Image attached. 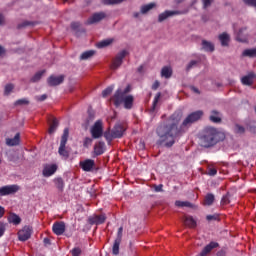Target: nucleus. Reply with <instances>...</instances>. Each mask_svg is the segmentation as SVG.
Masks as SVG:
<instances>
[{"label": "nucleus", "instance_id": "38", "mask_svg": "<svg viewBox=\"0 0 256 256\" xmlns=\"http://www.w3.org/2000/svg\"><path fill=\"white\" fill-rule=\"evenodd\" d=\"M58 127L59 121L56 118H54L49 128V134H54Z\"/></svg>", "mask_w": 256, "mask_h": 256}, {"label": "nucleus", "instance_id": "55", "mask_svg": "<svg viewBox=\"0 0 256 256\" xmlns=\"http://www.w3.org/2000/svg\"><path fill=\"white\" fill-rule=\"evenodd\" d=\"M214 0H202L203 3V9H208V7H211Z\"/></svg>", "mask_w": 256, "mask_h": 256}, {"label": "nucleus", "instance_id": "28", "mask_svg": "<svg viewBox=\"0 0 256 256\" xmlns=\"http://www.w3.org/2000/svg\"><path fill=\"white\" fill-rule=\"evenodd\" d=\"M8 221L10 224L17 226L21 224V217L16 213H11L10 216L8 217Z\"/></svg>", "mask_w": 256, "mask_h": 256}, {"label": "nucleus", "instance_id": "7", "mask_svg": "<svg viewBox=\"0 0 256 256\" xmlns=\"http://www.w3.org/2000/svg\"><path fill=\"white\" fill-rule=\"evenodd\" d=\"M107 220L106 214H92L88 217V224L90 226H100L103 225Z\"/></svg>", "mask_w": 256, "mask_h": 256}, {"label": "nucleus", "instance_id": "8", "mask_svg": "<svg viewBox=\"0 0 256 256\" xmlns=\"http://www.w3.org/2000/svg\"><path fill=\"white\" fill-rule=\"evenodd\" d=\"M90 134H92V139H100L103 136V122L102 120H97L94 126L90 129Z\"/></svg>", "mask_w": 256, "mask_h": 256}, {"label": "nucleus", "instance_id": "15", "mask_svg": "<svg viewBox=\"0 0 256 256\" xmlns=\"http://www.w3.org/2000/svg\"><path fill=\"white\" fill-rule=\"evenodd\" d=\"M219 243L215 242V241H211L209 242L206 246H204V248L202 249V251L199 253V256H207L208 254H210L214 249L218 248Z\"/></svg>", "mask_w": 256, "mask_h": 256}, {"label": "nucleus", "instance_id": "42", "mask_svg": "<svg viewBox=\"0 0 256 256\" xmlns=\"http://www.w3.org/2000/svg\"><path fill=\"white\" fill-rule=\"evenodd\" d=\"M113 89H114V88H113L112 86H110V87L104 89V91H102V97L107 98L109 95L112 94Z\"/></svg>", "mask_w": 256, "mask_h": 256}, {"label": "nucleus", "instance_id": "24", "mask_svg": "<svg viewBox=\"0 0 256 256\" xmlns=\"http://www.w3.org/2000/svg\"><path fill=\"white\" fill-rule=\"evenodd\" d=\"M201 45H202V49H204L205 52L213 53L215 51L214 44L207 40H202Z\"/></svg>", "mask_w": 256, "mask_h": 256}, {"label": "nucleus", "instance_id": "63", "mask_svg": "<svg viewBox=\"0 0 256 256\" xmlns=\"http://www.w3.org/2000/svg\"><path fill=\"white\" fill-rule=\"evenodd\" d=\"M4 214H5V208L0 206V219L3 218Z\"/></svg>", "mask_w": 256, "mask_h": 256}, {"label": "nucleus", "instance_id": "29", "mask_svg": "<svg viewBox=\"0 0 256 256\" xmlns=\"http://www.w3.org/2000/svg\"><path fill=\"white\" fill-rule=\"evenodd\" d=\"M172 75H173V71H172L171 67L164 66L161 69V77L162 78L170 79L172 77Z\"/></svg>", "mask_w": 256, "mask_h": 256}, {"label": "nucleus", "instance_id": "40", "mask_svg": "<svg viewBox=\"0 0 256 256\" xmlns=\"http://www.w3.org/2000/svg\"><path fill=\"white\" fill-rule=\"evenodd\" d=\"M125 0H104V5H119L123 3Z\"/></svg>", "mask_w": 256, "mask_h": 256}, {"label": "nucleus", "instance_id": "60", "mask_svg": "<svg viewBox=\"0 0 256 256\" xmlns=\"http://www.w3.org/2000/svg\"><path fill=\"white\" fill-rule=\"evenodd\" d=\"M216 256H227V251L225 249H220L216 252Z\"/></svg>", "mask_w": 256, "mask_h": 256}, {"label": "nucleus", "instance_id": "6", "mask_svg": "<svg viewBox=\"0 0 256 256\" xmlns=\"http://www.w3.org/2000/svg\"><path fill=\"white\" fill-rule=\"evenodd\" d=\"M68 138H69V128H64L63 136L61 138V143L59 147V154L61 157H63L66 160L69 158V151L66 150V144L68 142Z\"/></svg>", "mask_w": 256, "mask_h": 256}, {"label": "nucleus", "instance_id": "11", "mask_svg": "<svg viewBox=\"0 0 256 256\" xmlns=\"http://www.w3.org/2000/svg\"><path fill=\"white\" fill-rule=\"evenodd\" d=\"M19 190L18 185H6L0 188V198L17 193Z\"/></svg>", "mask_w": 256, "mask_h": 256}, {"label": "nucleus", "instance_id": "14", "mask_svg": "<svg viewBox=\"0 0 256 256\" xmlns=\"http://www.w3.org/2000/svg\"><path fill=\"white\" fill-rule=\"evenodd\" d=\"M65 77L64 75H60V76H55V75H51L48 78V85L49 87H57L60 86L61 84L64 83Z\"/></svg>", "mask_w": 256, "mask_h": 256}, {"label": "nucleus", "instance_id": "25", "mask_svg": "<svg viewBox=\"0 0 256 256\" xmlns=\"http://www.w3.org/2000/svg\"><path fill=\"white\" fill-rule=\"evenodd\" d=\"M56 188L59 190V192H64V189H65V181L62 177H56L54 178L53 180Z\"/></svg>", "mask_w": 256, "mask_h": 256}, {"label": "nucleus", "instance_id": "27", "mask_svg": "<svg viewBox=\"0 0 256 256\" xmlns=\"http://www.w3.org/2000/svg\"><path fill=\"white\" fill-rule=\"evenodd\" d=\"M185 226L194 229L197 227V221L193 218V216H185L184 218Z\"/></svg>", "mask_w": 256, "mask_h": 256}, {"label": "nucleus", "instance_id": "23", "mask_svg": "<svg viewBox=\"0 0 256 256\" xmlns=\"http://www.w3.org/2000/svg\"><path fill=\"white\" fill-rule=\"evenodd\" d=\"M218 39L222 47H228L230 43V36L228 33L223 32L222 34H219Z\"/></svg>", "mask_w": 256, "mask_h": 256}, {"label": "nucleus", "instance_id": "9", "mask_svg": "<svg viewBox=\"0 0 256 256\" xmlns=\"http://www.w3.org/2000/svg\"><path fill=\"white\" fill-rule=\"evenodd\" d=\"M129 54L127 50H122L118 55H116V58H114V61H112V70H117L120 68L123 64V60L125 57Z\"/></svg>", "mask_w": 256, "mask_h": 256}, {"label": "nucleus", "instance_id": "53", "mask_svg": "<svg viewBox=\"0 0 256 256\" xmlns=\"http://www.w3.org/2000/svg\"><path fill=\"white\" fill-rule=\"evenodd\" d=\"M82 254V250L80 247H74L72 249V256H80Z\"/></svg>", "mask_w": 256, "mask_h": 256}, {"label": "nucleus", "instance_id": "37", "mask_svg": "<svg viewBox=\"0 0 256 256\" xmlns=\"http://www.w3.org/2000/svg\"><path fill=\"white\" fill-rule=\"evenodd\" d=\"M161 92L156 93V95L154 96L153 102H152V107H151V111L154 112L156 110V107L161 99Z\"/></svg>", "mask_w": 256, "mask_h": 256}, {"label": "nucleus", "instance_id": "34", "mask_svg": "<svg viewBox=\"0 0 256 256\" xmlns=\"http://www.w3.org/2000/svg\"><path fill=\"white\" fill-rule=\"evenodd\" d=\"M113 43V39H106V40H102L100 42H98L96 44V47H98V49H104V47H109V45H111Z\"/></svg>", "mask_w": 256, "mask_h": 256}, {"label": "nucleus", "instance_id": "51", "mask_svg": "<svg viewBox=\"0 0 256 256\" xmlns=\"http://www.w3.org/2000/svg\"><path fill=\"white\" fill-rule=\"evenodd\" d=\"M14 85L13 84H7L5 87V95L8 96L13 91Z\"/></svg>", "mask_w": 256, "mask_h": 256}, {"label": "nucleus", "instance_id": "46", "mask_svg": "<svg viewBox=\"0 0 256 256\" xmlns=\"http://www.w3.org/2000/svg\"><path fill=\"white\" fill-rule=\"evenodd\" d=\"M198 65V61L196 60H191L188 65L186 66V71L189 72L191 69L196 67Z\"/></svg>", "mask_w": 256, "mask_h": 256}, {"label": "nucleus", "instance_id": "35", "mask_svg": "<svg viewBox=\"0 0 256 256\" xmlns=\"http://www.w3.org/2000/svg\"><path fill=\"white\" fill-rule=\"evenodd\" d=\"M121 241L114 240V245H112V255L118 256L120 254Z\"/></svg>", "mask_w": 256, "mask_h": 256}, {"label": "nucleus", "instance_id": "36", "mask_svg": "<svg viewBox=\"0 0 256 256\" xmlns=\"http://www.w3.org/2000/svg\"><path fill=\"white\" fill-rule=\"evenodd\" d=\"M94 55H95V51L94 50L86 51V52L82 53V55H80V60H82V61L89 60Z\"/></svg>", "mask_w": 256, "mask_h": 256}, {"label": "nucleus", "instance_id": "44", "mask_svg": "<svg viewBox=\"0 0 256 256\" xmlns=\"http://www.w3.org/2000/svg\"><path fill=\"white\" fill-rule=\"evenodd\" d=\"M29 105V100L26 98L19 99L15 102V106Z\"/></svg>", "mask_w": 256, "mask_h": 256}, {"label": "nucleus", "instance_id": "18", "mask_svg": "<svg viewBox=\"0 0 256 256\" xmlns=\"http://www.w3.org/2000/svg\"><path fill=\"white\" fill-rule=\"evenodd\" d=\"M106 14L104 12H98L94 13V15L90 18H88V21L86 22L87 25H93L94 23H99V21H102V19H105Z\"/></svg>", "mask_w": 256, "mask_h": 256}, {"label": "nucleus", "instance_id": "54", "mask_svg": "<svg viewBox=\"0 0 256 256\" xmlns=\"http://www.w3.org/2000/svg\"><path fill=\"white\" fill-rule=\"evenodd\" d=\"M243 3H245V5H248L249 7H254L256 9V0H243Z\"/></svg>", "mask_w": 256, "mask_h": 256}, {"label": "nucleus", "instance_id": "56", "mask_svg": "<svg viewBox=\"0 0 256 256\" xmlns=\"http://www.w3.org/2000/svg\"><path fill=\"white\" fill-rule=\"evenodd\" d=\"M70 27H72L73 31H78V29L81 27L80 22H72V24H70Z\"/></svg>", "mask_w": 256, "mask_h": 256}, {"label": "nucleus", "instance_id": "33", "mask_svg": "<svg viewBox=\"0 0 256 256\" xmlns=\"http://www.w3.org/2000/svg\"><path fill=\"white\" fill-rule=\"evenodd\" d=\"M175 206L179 207V208H183V207L193 208L194 207V205L191 202H189V201H180V200L175 201Z\"/></svg>", "mask_w": 256, "mask_h": 256}, {"label": "nucleus", "instance_id": "57", "mask_svg": "<svg viewBox=\"0 0 256 256\" xmlns=\"http://www.w3.org/2000/svg\"><path fill=\"white\" fill-rule=\"evenodd\" d=\"M160 87V82L158 80H155L154 83L151 86V90L157 91Z\"/></svg>", "mask_w": 256, "mask_h": 256}, {"label": "nucleus", "instance_id": "64", "mask_svg": "<svg viewBox=\"0 0 256 256\" xmlns=\"http://www.w3.org/2000/svg\"><path fill=\"white\" fill-rule=\"evenodd\" d=\"M191 91L195 94H198V95L200 94V90L196 87H191Z\"/></svg>", "mask_w": 256, "mask_h": 256}, {"label": "nucleus", "instance_id": "50", "mask_svg": "<svg viewBox=\"0 0 256 256\" xmlns=\"http://www.w3.org/2000/svg\"><path fill=\"white\" fill-rule=\"evenodd\" d=\"M30 25H35V23L30 21H25L18 25V29H24V27H29Z\"/></svg>", "mask_w": 256, "mask_h": 256}, {"label": "nucleus", "instance_id": "1", "mask_svg": "<svg viewBox=\"0 0 256 256\" xmlns=\"http://www.w3.org/2000/svg\"><path fill=\"white\" fill-rule=\"evenodd\" d=\"M204 115L202 110L190 113L181 123L182 112H174L168 119V123L159 125L156 134L159 137V144L171 148L175 144V139L182 136L194 123L198 122Z\"/></svg>", "mask_w": 256, "mask_h": 256}, {"label": "nucleus", "instance_id": "45", "mask_svg": "<svg viewBox=\"0 0 256 256\" xmlns=\"http://www.w3.org/2000/svg\"><path fill=\"white\" fill-rule=\"evenodd\" d=\"M116 92H121L122 96H127L131 92V86L130 85L126 86V89L124 90L121 88H118Z\"/></svg>", "mask_w": 256, "mask_h": 256}, {"label": "nucleus", "instance_id": "19", "mask_svg": "<svg viewBox=\"0 0 256 256\" xmlns=\"http://www.w3.org/2000/svg\"><path fill=\"white\" fill-rule=\"evenodd\" d=\"M58 170V166L56 164L46 165L43 170V176L49 178L53 176Z\"/></svg>", "mask_w": 256, "mask_h": 256}, {"label": "nucleus", "instance_id": "3", "mask_svg": "<svg viewBox=\"0 0 256 256\" xmlns=\"http://www.w3.org/2000/svg\"><path fill=\"white\" fill-rule=\"evenodd\" d=\"M226 138L223 132L218 131L215 127H205L200 136V146L205 149L215 147L218 143L224 141Z\"/></svg>", "mask_w": 256, "mask_h": 256}, {"label": "nucleus", "instance_id": "5", "mask_svg": "<svg viewBox=\"0 0 256 256\" xmlns=\"http://www.w3.org/2000/svg\"><path fill=\"white\" fill-rule=\"evenodd\" d=\"M189 13V8L185 10H165L163 13L158 15V23H163L169 17H174L175 15H187Z\"/></svg>", "mask_w": 256, "mask_h": 256}, {"label": "nucleus", "instance_id": "4", "mask_svg": "<svg viewBox=\"0 0 256 256\" xmlns=\"http://www.w3.org/2000/svg\"><path fill=\"white\" fill-rule=\"evenodd\" d=\"M112 103L116 108H119L122 104H124V109L131 110L134 105V96L128 95L124 96L121 91L114 92L113 97L111 98Z\"/></svg>", "mask_w": 256, "mask_h": 256}, {"label": "nucleus", "instance_id": "20", "mask_svg": "<svg viewBox=\"0 0 256 256\" xmlns=\"http://www.w3.org/2000/svg\"><path fill=\"white\" fill-rule=\"evenodd\" d=\"M256 78V74L249 73L241 78V83L244 86H252L254 84V79Z\"/></svg>", "mask_w": 256, "mask_h": 256}, {"label": "nucleus", "instance_id": "58", "mask_svg": "<svg viewBox=\"0 0 256 256\" xmlns=\"http://www.w3.org/2000/svg\"><path fill=\"white\" fill-rule=\"evenodd\" d=\"M154 191H155L156 193L163 192V184L154 185Z\"/></svg>", "mask_w": 256, "mask_h": 256}, {"label": "nucleus", "instance_id": "52", "mask_svg": "<svg viewBox=\"0 0 256 256\" xmlns=\"http://www.w3.org/2000/svg\"><path fill=\"white\" fill-rule=\"evenodd\" d=\"M235 131L237 134H244L245 133V128L239 124L235 125Z\"/></svg>", "mask_w": 256, "mask_h": 256}, {"label": "nucleus", "instance_id": "30", "mask_svg": "<svg viewBox=\"0 0 256 256\" xmlns=\"http://www.w3.org/2000/svg\"><path fill=\"white\" fill-rule=\"evenodd\" d=\"M242 57L256 58V48L245 49L242 52Z\"/></svg>", "mask_w": 256, "mask_h": 256}, {"label": "nucleus", "instance_id": "49", "mask_svg": "<svg viewBox=\"0 0 256 256\" xmlns=\"http://www.w3.org/2000/svg\"><path fill=\"white\" fill-rule=\"evenodd\" d=\"M93 143V139L90 137L84 138V148H89Z\"/></svg>", "mask_w": 256, "mask_h": 256}, {"label": "nucleus", "instance_id": "21", "mask_svg": "<svg viewBox=\"0 0 256 256\" xmlns=\"http://www.w3.org/2000/svg\"><path fill=\"white\" fill-rule=\"evenodd\" d=\"M105 153V142L100 141L94 145V155L96 157L101 156Z\"/></svg>", "mask_w": 256, "mask_h": 256}, {"label": "nucleus", "instance_id": "13", "mask_svg": "<svg viewBox=\"0 0 256 256\" xmlns=\"http://www.w3.org/2000/svg\"><path fill=\"white\" fill-rule=\"evenodd\" d=\"M52 230L55 235L62 236L65 233L66 230V224L64 221H56L53 224Z\"/></svg>", "mask_w": 256, "mask_h": 256}, {"label": "nucleus", "instance_id": "39", "mask_svg": "<svg viewBox=\"0 0 256 256\" xmlns=\"http://www.w3.org/2000/svg\"><path fill=\"white\" fill-rule=\"evenodd\" d=\"M46 73V70H42L37 72L34 77H32L31 82L32 83H37L41 80L42 76Z\"/></svg>", "mask_w": 256, "mask_h": 256}, {"label": "nucleus", "instance_id": "32", "mask_svg": "<svg viewBox=\"0 0 256 256\" xmlns=\"http://www.w3.org/2000/svg\"><path fill=\"white\" fill-rule=\"evenodd\" d=\"M215 202V196L212 193L206 194L204 198V205L206 206H211Z\"/></svg>", "mask_w": 256, "mask_h": 256}, {"label": "nucleus", "instance_id": "41", "mask_svg": "<svg viewBox=\"0 0 256 256\" xmlns=\"http://www.w3.org/2000/svg\"><path fill=\"white\" fill-rule=\"evenodd\" d=\"M122 239H123V226H120V228H118V233L116 234V239H114V241L122 242Z\"/></svg>", "mask_w": 256, "mask_h": 256}, {"label": "nucleus", "instance_id": "22", "mask_svg": "<svg viewBox=\"0 0 256 256\" xmlns=\"http://www.w3.org/2000/svg\"><path fill=\"white\" fill-rule=\"evenodd\" d=\"M209 120L214 124H220L222 122L220 112L217 110H212L209 116Z\"/></svg>", "mask_w": 256, "mask_h": 256}, {"label": "nucleus", "instance_id": "17", "mask_svg": "<svg viewBox=\"0 0 256 256\" xmlns=\"http://www.w3.org/2000/svg\"><path fill=\"white\" fill-rule=\"evenodd\" d=\"M95 167V160L93 159H86L80 162V168L84 170V172H91Z\"/></svg>", "mask_w": 256, "mask_h": 256}, {"label": "nucleus", "instance_id": "12", "mask_svg": "<svg viewBox=\"0 0 256 256\" xmlns=\"http://www.w3.org/2000/svg\"><path fill=\"white\" fill-rule=\"evenodd\" d=\"M126 128L122 123H116L114 128H112V137L114 139H121L125 134Z\"/></svg>", "mask_w": 256, "mask_h": 256}, {"label": "nucleus", "instance_id": "31", "mask_svg": "<svg viewBox=\"0 0 256 256\" xmlns=\"http://www.w3.org/2000/svg\"><path fill=\"white\" fill-rule=\"evenodd\" d=\"M154 7H156L155 3H149L147 5H143L140 8V13L142 15H146V13H149V11H151V9H154Z\"/></svg>", "mask_w": 256, "mask_h": 256}, {"label": "nucleus", "instance_id": "59", "mask_svg": "<svg viewBox=\"0 0 256 256\" xmlns=\"http://www.w3.org/2000/svg\"><path fill=\"white\" fill-rule=\"evenodd\" d=\"M217 169L216 168H209L208 169V175L209 176H216L217 175Z\"/></svg>", "mask_w": 256, "mask_h": 256}, {"label": "nucleus", "instance_id": "16", "mask_svg": "<svg viewBox=\"0 0 256 256\" xmlns=\"http://www.w3.org/2000/svg\"><path fill=\"white\" fill-rule=\"evenodd\" d=\"M236 41L239 43H247L248 41V32L247 27H242L236 34Z\"/></svg>", "mask_w": 256, "mask_h": 256}, {"label": "nucleus", "instance_id": "47", "mask_svg": "<svg viewBox=\"0 0 256 256\" xmlns=\"http://www.w3.org/2000/svg\"><path fill=\"white\" fill-rule=\"evenodd\" d=\"M206 220L208 222H211V221H219V214H210V215H207L206 216Z\"/></svg>", "mask_w": 256, "mask_h": 256}, {"label": "nucleus", "instance_id": "2", "mask_svg": "<svg viewBox=\"0 0 256 256\" xmlns=\"http://www.w3.org/2000/svg\"><path fill=\"white\" fill-rule=\"evenodd\" d=\"M204 115L202 110L190 113L181 123L182 112H174L168 119V123L159 125L156 134L159 137V144L171 148L175 144V139L182 136L194 123L198 122Z\"/></svg>", "mask_w": 256, "mask_h": 256}, {"label": "nucleus", "instance_id": "62", "mask_svg": "<svg viewBox=\"0 0 256 256\" xmlns=\"http://www.w3.org/2000/svg\"><path fill=\"white\" fill-rule=\"evenodd\" d=\"M47 98H48V96H47L46 94H43V95H41V96H38V97H37V100H38L39 102H44L45 100H47Z\"/></svg>", "mask_w": 256, "mask_h": 256}, {"label": "nucleus", "instance_id": "48", "mask_svg": "<svg viewBox=\"0 0 256 256\" xmlns=\"http://www.w3.org/2000/svg\"><path fill=\"white\" fill-rule=\"evenodd\" d=\"M104 138H106V141H112L114 139L113 132L112 131L104 132Z\"/></svg>", "mask_w": 256, "mask_h": 256}, {"label": "nucleus", "instance_id": "43", "mask_svg": "<svg viewBox=\"0 0 256 256\" xmlns=\"http://www.w3.org/2000/svg\"><path fill=\"white\" fill-rule=\"evenodd\" d=\"M230 193H226L222 198H221V204L222 205H228L230 204Z\"/></svg>", "mask_w": 256, "mask_h": 256}, {"label": "nucleus", "instance_id": "10", "mask_svg": "<svg viewBox=\"0 0 256 256\" xmlns=\"http://www.w3.org/2000/svg\"><path fill=\"white\" fill-rule=\"evenodd\" d=\"M33 229L30 226H25L23 229L19 230L18 238L21 242H26L31 238Z\"/></svg>", "mask_w": 256, "mask_h": 256}, {"label": "nucleus", "instance_id": "26", "mask_svg": "<svg viewBox=\"0 0 256 256\" xmlns=\"http://www.w3.org/2000/svg\"><path fill=\"white\" fill-rule=\"evenodd\" d=\"M6 143L9 147L18 146L20 144V133H17L14 138H7Z\"/></svg>", "mask_w": 256, "mask_h": 256}, {"label": "nucleus", "instance_id": "61", "mask_svg": "<svg viewBox=\"0 0 256 256\" xmlns=\"http://www.w3.org/2000/svg\"><path fill=\"white\" fill-rule=\"evenodd\" d=\"M5 230H6L5 224L0 223V238L4 235Z\"/></svg>", "mask_w": 256, "mask_h": 256}]
</instances>
